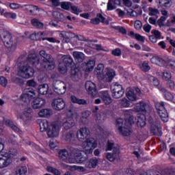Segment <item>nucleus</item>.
Returning <instances> with one entry per match:
<instances>
[{
    "label": "nucleus",
    "mask_w": 175,
    "mask_h": 175,
    "mask_svg": "<svg viewBox=\"0 0 175 175\" xmlns=\"http://www.w3.org/2000/svg\"><path fill=\"white\" fill-rule=\"evenodd\" d=\"M40 58L36 53L29 54L27 57L26 62L23 66L19 68L18 75L21 77L23 79H31V77H33V75H35V70L29 65H32V66H36L39 65V61Z\"/></svg>",
    "instance_id": "nucleus-1"
},
{
    "label": "nucleus",
    "mask_w": 175,
    "mask_h": 175,
    "mask_svg": "<svg viewBox=\"0 0 175 175\" xmlns=\"http://www.w3.org/2000/svg\"><path fill=\"white\" fill-rule=\"evenodd\" d=\"M132 111V109H129L124 112V119L122 118H118L116 120V128L120 135H122V136H131V133H132V129H131V126L133 124H135Z\"/></svg>",
    "instance_id": "nucleus-2"
},
{
    "label": "nucleus",
    "mask_w": 175,
    "mask_h": 175,
    "mask_svg": "<svg viewBox=\"0 0 175 175\" xmlns=\"http://www.w3.org/2000/svg\"><path fill=\"white\" fill-rule=\"evenodd\" d=\"M34 98H36V94L34 91L31 90H27L21 95L20 102L22 106L24 107L25 110L23 115L18 116V118L27 121V120H29L32 117L31 115L32 109L28 107V105H29L31 99H33Z\"/></svg>",
    "instance_id": "nucleus-3"
},
{
    "label": "nucleus",
    "mask_w": 175,
    "mask_h": 175,
    "mask_svg": "<svg viewBox=\"0 0 175 175\" xmlns=\"http://www.w3.org/2000/svg\"><path fill=\"white\" fill-rule=\"evenodd\" d=\"M40 130L41 132H46L49 137H58L59 136V125L58 122H49L44 120L40 124Z\"/></svg>",
    "instance_id": "nucleus-4"
},
{
    "label": "nucleus",
    "mask_w": 175,
    "mask_h": 175,
    "mask_svg": "<svg viewBox=\"0 0 175 175\" xmlns=\"http://www.w3.org/2000/svg\"><path fill=\"white\" fill-rule=\"evenodd\" d=\"M105 66L103 64H98L94 70V75L97 77L98 80H103L107 83H110V81L113 80L114 76H116V72L113 70H109L105 75V72H103Z\"/></svg>",
    "instance_id": "nucleus-5"
},
{
    "label": "nucleus",
    "mask_w": 175,
    "mask_h": 175,
    "mask_svg": "<svg viewBox=\"0 0 175 175\" xmlns=\"http://www.w3.org/2000/svg\"><path fill=\"white\" fill-rule=\"evenodd\" d=\"M40 59L42 60V67L47 70H53L55 68V64L53 61L51 55L47 54L46 51H40L39 53Z\"/></svg>",
    "instance_id": "nucleus-6"
},
{
    "label": "nucleus",
    "mask_w": 175,
    "mask_h": 175,
    "mask_svg": "<svg viewBox=\"0 0 175 175\" xmlns=\"http://www.w3.org/2000/svg\"><path fill=\"white\" fill-rule=\"evenodd\" d=\"M82 147L85 154H92L94 148L98 147V141L92 137L88 138L83 142Z\"/></svg>",
    "instance_id": "nucleus-7"
},
{
    "label": "nucleus",
    "mask_w": 175,
    "mask_h": 175,
    "mask_svg": "<svg viewBox=\"0 0 175 175\" xmlns=\"http://www.w3.org/2000/svg\"><path fill=\"white\" fill-rule=\"evenodd\" d=\"M111 92L112 97L115 99H120L124 96L125 90L122 88V85L118 82H113L111 85Z\"/></svg>",
    "instance_id": "nucleus-8"
},
{
    "label": "nucleus",
    "mask_w": 175,
    "mask_h": 175,
    "mask_svg": "<svg viewBox=\"0 0 175 175\" xmlns=\"http://www.w3.org/2000/svg\"><path fill=\"white\" fill-rule=\"evenodd\" d=\"M1 36L5 47L16 50V42L13 41L10 33L8 31H3L1 33Z\"/></svg>",
    "instance_id": "nucleus-9"
},
{
    "label": "nucleus",
    "mask_w": 175,
    "mask_h": 175,
    "mask_svg": "<svg viewBox=\"0 0 175 175\" xmlns=\"http://www.w3.org/2000/svg\"><path fill=\"white\" fill-rule=\"evenodd\" d=\"M63 62L59 64V70L60 73L64 75L68 72V66H72L73 64V58L70 55H64L62 57Z\"/></svg>",
    "instance_id": "nucleus-10"
},
{
    "label": "nucleus",
    "mask_w": 175,
    "mask_h": 175,
    "mask_svg": "<svg viewBox=\"0 0 175 175\" xmlns=\"http://www.w3.org/2000/svg\"><path fill=\"white\" fill-rule=\"evenodd\" d=\"M155 107L162 121H163V122H167L169 118L167 115V111L165 109V102L161 101L156 103Z\"/></svg>",
    "instance_id": "nucleus-11"
},
{
    "label": "nucleus",
    "mask_w": 175,
    "mask_h": 175,
    "mask_svg": "<svg viewBox=\"0 0 175 175\" xmlns=\"http://www.w3.org/2000/svg\"><path fill=\"white\" fill-rule=\"evenodd\" d=\"M70 151L71 157H73L75 163L77 162V163H83V162H85L88 158L87 157H84L81 154V152L77 148H71Z\"/></svg>",
    "instance_id": "nucleus-12"
},
{
    "label": "nucleus",
    "mask_w": 175,
    "mask_h": 175,
    "mask_svg": "<svg viewBox=\"0 0 175 175\" xmlns=\"http://www.w3.org/2000/svg\"><path fill=\"white\" fill-rule=\"evenodd\" d=\"M53 90L58 95H64L66 92V85L61 81H54L53 83Z\"/></svg>",
    "instance_id": "nucleus-13"
},
{
    "label": "nucleus",
    "mask_w": 175,
    "mask_h": 175,
    "mask_svg": "<svg viewBox=\"0 0 175 175\" xmlns=\"http://www.w3.org/2000/svg\"><path fill=\"white\" fill-rule=\"evenodd\" d=\"M129 100L131 102H136L139 98L142 96V91L138 88L129 90L126 94Z\"/></svg>",
    "instance_id": "nucleus-14"
},
{
    "label": "nucleus",
    "mask_w": 175,
    "mask_h": 175,
    "mask_svg": "<svg viewBox=\"0 0 175 175\" xmlns=\"http://www.w3.org/2000/svg\"><path fill=\"white\" fill-rule=\"evenodd\" d=\"M86 91H88L89 95L92 98H96L98 95V90L96 89V85L91 81H86L85 84Z\"/></svg>",
    "instance_id": "nucleus-15"
},
{
    "label": "nucleus",
    "mask_w": 175,
    "mask_h": 175,
    "mask_svg": "<svg viewBox=\"0 0 175 175\" xmlns=\"http://www.w3.org/2000/svg\"><path fill=\"white\" fill-rule=\"evenodd\" d=\"M105 158L109 162H114L120 159V148H114L111 152H107L105 154Z\"/></svg>",
    "instance_id": "nucleus-16"
},
{
    "label": "nucleus",
    "mask_w": 175,
    "mask_h": 175,
    "mask_svg": "<svg viewBox=\"0 0 175 175\" xmlns=\"http://www.w3.org/2000/svg\"><path fill=\"white\" fill-rule=\"evenodd\" d=\"M72 152L70 151V155L69 156V152L68 150L63 149L59 152V157L62 161H66L68 163H75V160L72 159Z\"/></svg>",
    "instance_id": "nucleus-17"
},
{
    "label": "nucleus",
    "mask_w": 175,
    "mask_h": 175,
    "mask_svg": "<svg viewBox=\"0 0 175 175\" xmlns=\"http://www.w3.org/2000/svg\"><path fill=\"white\" fill-rule=\"evenodd\" d=\"M149 124L150 125V131L154 135H161V129L159 128L161 122L159 121H155L152 119L149 120Z\"/></svg>",
    "instance_id": "nucleus-18"
},
{
    "label": "nucleus",
    "mask_w": 175,
    "mask_h": 175,
    "mask_svg": "<svg viewBox=\"0 0 175 175\" xmlns=\"http://www.w3.org/2000/svg\"><path fill=\"white\" fill-rule=\"evenodd\" d=\"M66 104L64 99L59 98H55L52 102V107L54 110H57V111H60V110H64L65 109V106Z\"/></svg>",
    "instance_id": "nucleus-19"
},
{
    "label": "nucleus",
    "mask_w": 175,
    "mask_h": 175,
    "mask_svg": "<svg viewBox=\"0 0 175 175\" xmlns=\"http://www.w3.org/2000/svg\"><path fill=\"white\" fill-rule=\"evenodd\" d=\"M62 125L66 131L73 128V126L76 125L75 120H73V116H71L70 117H66V118H64L63 120Z\"/></svg>",
    "instance_id": "nucleus-20"
},
{
    "label": "nucleus",
    "mask_w": 175,
    "mask_h": 175,
    "mask_svg": "<svg viewBox=\"0 0 175 175\" xmlns=\"http://www.w3.org/2000/svg\"><path fill=\"white\" fill-rule=\"evenodd\" d=\"M90 135V129L87 127L81 128L77 133V137L79 142H82L84 139H87Z\"/></svg>",
    "instance_id": "nucleus-21"
},
{
    "label": "nucleus",
    "mask_w": 175,
    "mask_h": 175,
    "mask_svg": "<svg viewBox=\"0 0 175 175\" xmlns=\"http://www.w3.org/2000/svg\"><path fill=\"white\" fill-rule=\"evenodd\" d=\"M135 111H141L142 113H146L150 110V105L143 101H140L137 103L134 107Z\"/></svg>",
    "instance_id": "nucleus-22"
},
{
    "label": "nucleus",
    "mask_w": 175,
    "mask_h": 175,
    "mask_svg": "<svg viewBox=\"0 0 175 175\" xmlns=\"http://www.w3.org/2000/svg\"><path fill=\"white\" fill-rule=\"evenodd\" d=\"M90 23L94 25H98L100 23H102L105 25H109V21L106 20L101 14H97L96 18L91 19Z\"/></svg>",
    "instance_id": "nucleus-23"
},
{
    "label": "nucleus",
    "mask_w": 175,
    "mask_h": 175,
    "mask_svg": "<svg viewBox=\"0 0 175 175\" xmlns=\"http://www.w3.org/2000/svg\"><path fill=\"white\" fill-rule=\"evenodd\" d=\"M76 137V132L73 131H63L62 139L66 142H72V140H75Z\"/></svg>",
    "instance_id": "nucleus-24"
},
{
    "label": "nucleus",
    "mask_w": 175,
    "mask_h": 175,
    "mask_svg": "<svg viewBox=\"0 0 175 175\" xmlns=\"http://www.w3.org/2000/svg\"><path fill=\"white\" fill-rule=\"evenodd\" d=\"M81 71L78 68L71 69V79L73 81H79L81 79Z\"/></svg>",
    "instance_id": "nucleus-25"
},
{
    "label": "nucleus",
    "mask_w": 175,
    "mask_h": 175,
    "mask_svg": "<svg viewBox=\"0 0 175 175\" xmlns=\"http://www.w3.org/2000/svg\"><path fill=\"white\" fill-rule=\"evenodd\" d=\"M46 105V100L42 98H36L32 103L33 109H41Z\"/></svg>",
    "instance_id": "nucleus-26"
},
{
    "label": "nucleus",
    "mask_w": 175,
    "mask_h": 175,
    "mask_svg": "<svg viewBox=\"0 0 175 175\" xmlns=\"http://www.w3.org/2000/svg\"><path fill=\"white\" fill-rule=\"evenodd\" d=\"M100 96L106 105H110L111 103V97L107 91L100 92Z\"/></svg>",
    "instance_id": "nucleus-27"
},
{
    "label": "nucleus",
    "mask_w": 175,
    "mask_h": 175,
    "mask_svg": "<svg viewBox=\"0 0 175 175\" xmlns=\"http://www.w3.org/2000/svg\"><path fill=\"white\" fill-rule=\"evenodd\" d=\"M98 163H99V159L96 157H93L85 163V167H88L89 169H95V167L98 166Z\"/></svg>",
    "instance_id": "nucleus-28"
},
{
    "label": "nucleus",
    "mask_w": 175,
    "mask_h": 175,
    "mask_svg": "<svg viewBox=\"0 0 175 175\" xmlns=\"http://www.w3.org/2000/svg\"><path fill=\"white\" fill-rule=\"evenodd\" d=\"M43 36H46V33L42 31L34 32L30 35V39L31 40H43L44 38Z\"/></svg>",
    "instance_id": "nucleus-29"
},
{
    "label": "nucleus",
    "mask_w": 175,
    "mask_h": 175,
    "mask_svg": "<svg viewBox=\"0 0 175 175\" xmlns=\"http://www.w3.org/2000/svg\"><path fill=\"white\" fill-rule=\"evenodd\" d=\"M161 92L163 94V96L166 100H173L174 99V94L167 91L165 88L160 89Z\"/></svg>",
    "instance_id": "nucleus-30"
},
{
    "label": "nucleus",
    "mask_w": 175,
    "mask_h": 175,
    "mask_svg": "<svg viewBox=\"0 0 175 175\" xmlns=\"http://www.w3.org/2000/svg\"><path fill=\"white\" fill-rule=\"evenodd\" d=\"M39 117L49 118L51 116H53V110L50 109H43L38 112Z\"/></svg>",
    "instance_id": "nucleus-31"
},
{
    "label": "nucleus",
    "mask_w": 175,
    "mask_h": 175,
    "mask_svg": "<svg viewBox=\"0 0 175 175\" xmlns=\"http://www.w3.org/2000/svg\"><path fill=\"white\" fill-rule=\"evenodd\" d=\"M28 169L25 166H18L15 168V175H27Z\"/></svg>",
    "instance_id": "nucleus-32"
},
{
    "label": "nucleus",
    "mask_w": 175,
    "mask_h": 175,
    "mask_svg": "<svg viewBox=\"0 0 175 175\" xmlns=\"http://www.w3.org/2000/svg\"><path fill=\"white\" fill-rule=\"evenodd\" d=\"M120 0H109L107 5V10H114V9H116V5H120Z\"/></svg>",
    "instance_id": "nucleus-33"
},
{
    "label": "nucleus",
    "mask_w": 175,
    "mask_h": 175,
    "mask_svg": "<svg viewBox=\"0 0 175 175\" xmlns=\"http://www.w3.org/2000/svg\"><path fill=\"white\" fill-rule=\"evenodd\" d=\"M72 55L75 61H77L78 62H83V61H84L85 56L81 52L74 51Z\"/></svg>",
    "instance_id": "nucleus-34"
},
{
    "label": "nucleus",
    "mask_w": 175,
    "mask_h": 175,
    "mask_svg": "<svg viewBox=\"0 0 175 175\" xmlns=\"http://www.w3.org/2000/svg\"><path fill=\"white\" fill-rule=\"evenodd\" d=\"M38 93L40 95H47V94H49V85H40L38 86Z\"/></svg>",
    "instance_id": "nucleus-35"
},
{
    "label": "nucleus",
    "mask_w": 175,
    "mask_h": 175,
    "mask_svg": "<svg viewBox=\"0 0 175 175\" xmlns=\"http://www.w3.org/2000/svg\"><path fill=\"white\" fill-rule=\"evenodd\" d=\"M10 159L6 157H0V169H3V167H8L10 165Z\"/></svg>",
    "instance_id": "nucleus-36"
},
{
    "label": "nucleus",
    "mask_w": 175,
    "mask_h": 175,
    "mask_svg": "<svg viewBox=\"0 0 175 175\" xmlns=\"http://www.w3.org/2000/svg\"><path fill=\"white\" fill-rule=\"evenodd\" d=\"M137 124L141 128L146 126V116L144 114L137 116Z\"/></svg>",
    "instance_id": "nucleus-37"
},
{
    "label": "nucleus",
    "mask_w": 175,
    "mask_h": 175,
    "mask_svg": "<svg viewBox=\"0 0 175 175\" xmlns=\"http://www.w3.org/2000/svg\"><path fill=\"white\" fill-rule=\"evenodd\" d=\"M159 4L161 8L168 9V8L172 6V0H159Z\"/></svg>",
    "instance_id": "nucleus-38"
},
{
    "label": "nucleus",
    "mask_w": 175,
    "mask_h": 175,
    "mask_svg": "<svg viewBox=\"0 0 175 175\" xmlns=\"http://www.w3.org/2000/svg\"><path fill=\"white\" fill-rule=\"evenodd\" d=\"M70 99L72 103H77V105H87V100L77 98L75 96H71Z\"/></svg>",
    "instance_id": "nucleus-39"
},
{
    "label": "nucleus",
    "mask_w": 175,
    "mask_h": 175,
    "mask_svg": "<svg viewBox=\"0 0 175 175\" xmlns=\"http://www.w3.org/2000/svg\"><path fill=\"white\" fill-rule=\"evenodd\" d=\"M106 118L107 116L105 112H101L100 113L96 114V120L98 124H100V122H103V121H105Z\"/></svg>",
    "instance_id": "nucleus-40"
},
{
    "label": "nucleus",
    "mask_w": 175,
    "mask_h": 175,
    "mask_svg": "<svg viewBox=\"0 0 175 175\" xmlns=\"http://www.w3.org/2000/svg\"><path fill=\"white\" fill-rule=\"evenodd\" d=\"M91 116V112L89 111H86L83 113H82V116L81 118V122L82 124H87V120H88V118Z\"/></svg>",
    "instance_id": "nucleus-41"
},
{
    "label": "nucleus",
    "mask_w": 175,
    "mask_h": 175,
    "mask_svg": "<svg viewBox=\"0 0 175 175\" xmlns=\"http://www.w3.org/2000/svg\"><path fill=\"white\" fill-rule=\"evenodd\" d=\"M94 66H95V61L89 60L88 64L85 65V72H91L93 70Z\"/></svg>",
    "instance_id": "nucleus-42"
},
{
    "label": "nucleus",
    "mask_w": 175,
    "mask_h": 175,
    "mask_svg": "<svg viewBox=\"0 0 175 175\" xmlns=\"http://www.w3.org/2000/svg\"><path fill=\"white\" fill-rule=\"evenodd\" d=\"M163 80H165V81H167L169 80H171L172 79V72L169 70H164L162 72V76H161Z\"/></svg>",
    "instance_id": "nucleus-43"
},
{
    "label": "nucleus",
    "mask_w": 175,
    "mask_h": 175,
    "mask_svg": "<svg viewBox=\"0 0 175 175\" xmlns=\"http://www.w3.org/2000/svg\"><path fill=\"white\" fill-rule=\"evenodd\" d=\"M114 148H118V147L116 146V145L114 144V141L108 140L107 144L106 151H111V150H113Z\"/></svg>",
    "instance_id": "nucleus-44"
},
{
    "label": "nucleus",
    "mask_w": 175,
    "mask_h": 175,
    "mask_svg": "<svg viewBox=\"0 0 175 175\" xmlns=\"http://www.w3.org/2000/svg\"><path fill=\"white\" fill-rule=\"evenodd\" d=\"M46 170L47 172H49V173H52V174L54 175H61V172H59V170L51 167V166H47L46 167Z\"/></svg>",
    "instance_id": "nucleus-45"
},
{
    "label": "nucleus",
    "mask_w": 175,
    "mask_h": 175,
    "mask_svg": "<svg viewBox=\"0 0 175 175\" xmlns=\"http://www.w3.org/2000/svg\"><path fill=\"white\" fill-rule=\"evenodd\" d=\"M59 38H62L65 40L66 43L69 42L70 41L69 38V33L66 31H62V33H59Z\"/></svg>",
    "instance_id": "nucleus-46"
},
{
    "label": "nucleus",
    "mask_w": 175,
    "mask_h": 175,
    "mask_svg": "<svg viewBox=\"0 0 175 175\" xmlns=\"http://www.w3.org/2000/svg\"><path fill=\"white\" fill-rule=\"evenodd\" d=\"M141 70L143 72H148L151 69L150 66L148 65V62L144 61L140 66Z\"/></svg>",
    "instance_id": "nucleus-47"
},
{
    "label": "nucleus",
    "mask_w": 175,
    "mask_h": 175,
    "mask_svg": "<svg viewBox=\"0 0 175 175\" xmlns=\"http://www.w3.org/2000/svg\"><path fill=\"white\" fill-rule=\"evenodd\" d=\"M31 24H32V25H33V27H36V28H43V23L40 22L36 18L31 20Z\"/></svg>",
    "instance_id": "nucleus-48"
},
{
    "label": "nucleus",
    "mask_w": 175,
    "mask_h": 175,
    "mask_svg": "<svg viewBox=\"0 0 175 175\" xmlns=\"http://www.w3.org/2000/svg\"><path fill=\"white\" fill-rule=\"evenodd\" d=\"M148 14L149 16H158L159 14V10L157 8L150 7L148 8Z\"/></svg>",
    "instance_id": "nucleus-49"
},
{
    "label": "nucleus",
    "mask_w": 175,
    "mask_h": 175,
    "mask_svg": "<svg viewBox=\"0 0 175 175\" xmlns=\"http://www.w3.org/2000/svg\"><path fill=\"white\" fill-rule=\"evenodd\" d=\"M4 16L5 18H12V20H16V18H17V14L14 12H5Z\"/></svg>",
    "instance_id": "nucleus-50"
},
{
    "label": "nucleus",
    "mask_w": 175,
    "mask_h": 175,
    "mask_svg": "<svg viewBox=\"0 0 175 175\" xmlns=\"http://www.w3.org/2000/svg\"><path fill=\"white\" fill-rule=\"evenodd\" d=\"M130 105L129 100L125 98H122L120 102V106H121V107H129Z\"/></svg>",
    "instance_id": "nucleus-51"
},
{
    "label": "nucleus",
    "mask_w": 175,
    "mask_h": 175,
    "mask_svg": "<svg viewBox=\"0 0 175 175\" xmlns=\"http://www.w3.org/2000/svg\"><path fill=\"white\" fill-rule=\"evenodd\" d=\"M149 80L151 83V84H152V85H159V81L158 80V79L155 78L154 77L150 76L149 77Z\"/></svg>",
    "instance_id": "nucleus-52"
},
{
    "label": "nucleus",
    "mask_w": 175,
    "mask_h": 175,
    "mask_svg": "<svg viewBox=\"0 0 175 175\" xmlns=\"http://www.w3.org/2000/svg\"><path fill=\"white\" fill-rule=\"evenodd\" d=\"M167 83H166V85L167 87L170 89V90H173L175 87V83H174V81L173 80H168V81H166Z\"/></svg>",
    "instance_id": "nucleus-53"
},
{
    "label": "nucleus",
    "mask_w": 175,
    "mask_h": 175,
    "mask_svg": "<svg viewBox=\"0 0 175 175\" xmlns=\"http://www.w3.org/2000/svg\"><path fill=\"white\" fill-rule=\"evenodd\" d=\"M28 9H29L30 13H31L32 14H35L36 13V12H38V10H39L38 6H36V5H29Z\"/></svg>",
    "instance_id": "nucleus-54"
},
{
    "label": "nucleus",
    "mask_w": 175,
    "mask_h": 175,
    "mask_svg": "<svg viewBox=\"0 0 175 175\" xmlns=\"http://www.w3.org/2000/svg\"><path fill=\"white\" fill-rule=\"evenodd\" d=\"M111 54L115 57H121V49H120L119 48L116 49L112 51Z\"/></svg>",
    "instance_id": "nucleus-55"
},
{
    "label": "nucleus",
    "mask_w": 175,
    "mask_h": 175,
    "mask_svg": "<svg viewBox=\"0 0 175 175\" xmlns=\"http://www.w3.org/2000/svg\"><path fill=\"white\" fill-rule=\"evenodd\" d=\"M0 85H2V87H6V85H8V79L4 77H1Z\"/></svg>",
    "instance_id": "nucleus-56"
},
{
    "label": "nucleus",
    "mask_w": 175,
    "mask_h": 175,
    "mask_svg": "<svg viewBox=\"0 0 175 175\" xmlns=\"http://www.w3.org/2000/svg\"><path fill=\"white\" fill-rule=\"evenodd\" d=\"M72 6V3L70 2H63L62 3V9H65L66 10H68V9Z\"/></svg>",
    "instance_id": "nucleus-57"
},
{
    "label": "nucleus",
    "mask_w": 175,
    "mask_h": 175,
    "mask_svg": "<svg viewBox=\"0 0 175 175\" xmlns=\"http://www.w3.org/2000/svg\"><path fill=\"white\" fill-rule=\"evenodd\" d=\"M42 40H48L50 43H60L59 40L54 38H44Z\"/></svg>",
    "instance_id": "nucleus-58"
},
{
    "label": "nucleus",
    "mask_w": 175,
    "mask_h": 175,
    "mask_svg": "<svg viewBox=\"0 0 175 175\" xmlns=\"http://www.w3.org/2000/svg\"><path fill=\"white\" fill-rule=\"evenodd\" d=\"M36 81L33 79H30L27 81V85L28 87H36Z\"/></svg>",
    "instance_id": "nucleus-59"
},
{
    "label": "nucleus",
    "mask_w": 175,
    "mask_h": 175,
    "mask_svg": "<svg viewBox=\"0 0 175 175\" xmlns=\"http://www.w3.org/2000/svg\"><path fill=\"white\" fill-rule=\"evenodd\" d=\"M70 8L74 14L79 15V14L81 12L79 8H77V7H76V5H71Z\"/></svg>",
    "instance_id": "nucleus-60"
},
{
    "label": "nucleus",
    "mask_w": 175,
    "mask_h": 175,
    "mask_svg": "<svg viewBox=\"0 0 175 175\" xmlns=\"http://www.w3.org/2000/svg\"><path fill=\"white\" fill-rule=\"evenodd\" d=\"M10 9L16 10V9H20V8H23V7L21 6L20 4L18 3H10Z\"/></svg>",
    "instance_id": "nucleus-61"
},
{
    "label": "nucleus",
    "mask_w": 175,
    "mask_h": 175,
    "mask_svg": "<svg viewBox=\"0 0 175 175\" xmlns=\"http://www.w3.org/2000/svg\"><path fill=\"white\" fill-rule=\"evenodd\" d=\"M57 144H58L57 141L52 139L50 141L49 147H51V148L53 150V149L55 148V147H57Z\"/></svg>",
    "instance_id": "nucleus-62"
},
{
    "label": "nucleus",
    "mask_w": 175,
    "mask_h": 175,
    "mask_svg": "<svg viewBox=\"0 0 175 175\" xmlns=\"http://www.w3.org/2000/svg\"><path fill=\"white\" fill-rule=\"evenodd\" d=\"M152 33L157 39H161V32L159 31H158V30H153L152 31Z\"/></svg>",
    "instance_id": "nucleus-63"
},
{
    "label": "nucleus",
    "mask_w": 175,
    "mask_h": 175,
    "mask_svg": "<svg viewBox=\"0 0 175 175\" xmlns=\"http://www.w3.org/2000/svg\"><path fill=\"white\" fill-rule=\"evenodd\" d=\"M151 25H149V24H146V25H144V27H143V29L145 32H150V31H151Z\"/></svg>",
    "instance_id": "nucleus-64"
}]
</instances>
